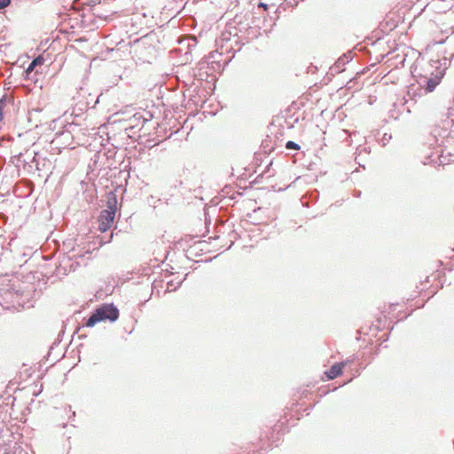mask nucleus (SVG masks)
I'll return each mask as SVG.
<instances>
[{
    "label": "nucleus",
    "mask_w": 454,
    "mask_h": 454,
    "mask_svg": "<svg viewBox=\"0 0 454 454\" xmlns=\"http://www.w3.org/2000/svg\"><path fill=\"white\" fill-rule=\"evenodd\" d=\"M162 31L152 30L146 35L133 41L135 51L140 54V59L144 61H149L148 58L153 56L160 49V36Z\"/></svg>",
    "instance_id": "f257e3e1"
},
{
    "label": "nucleus",
    "mask_w": 454,
    "mask_h": 454,
    "mask_svg": "<svg viewBox=\"0 0 454 454\" xmlns=\"http://www.w3.org/2000/svg\"><path fill=\"white\" fill-rule=\"evenodd\" d=\"M120 316L119 309L112 302H104L95 308L87 318H84L83 326L93 327L101 322L114 323Z\"/></svg>",
    "instance_id": "f03ea898"
},
{
    "label": "nucleus",
    "mask_w": 454,
    "mask_h": 454,
    "mask_svg": "<svg viewBox=\"0 0 454 454\" xmlns=\"http://www.w3.org/2000/svg\"><path fill=\"white\" fill-rule=\"evenodd\" d=\"M114 210L103 209L98 216V231L106 233L114 226L116 217Z\"/></svg>",
    "instance_id": "7ed1b4c3"
},
{
    "label": "nucleus",
    "mask_w": 454,
    "mask_h": 454,
    "mask_svg": "<svg viewBox=\"0 0 454 454\" xmlns=\"http://www.w3.org/2000/svg\"><path fill=\"white\" fill-rule=\"evenodd\" d=\"M445 74V68H442V70L436 71L435 74H432L431 77L424 76V84L421 85L422 89L424 90L425 93H430L433 92L438 84L442 82V79L443 78Z\"/></svg>",
    "instance_id": "20e7f679"
},
{
    "label": "nucleus",
    "mask_w": 454,
    "mask_h": 454,
    "mask_svg": "<svg viewBox=\"0 0 454 454\" xmlns=\"http://www.w3.org/2000/svg\"><path fill=\"white\" fill-rule=\"evenodd\" d=\"M121 186H117L113 190H110L106 192V207L107 210H114V212L118 211V198H117V191L121 189Z\"/></svg>",
    "instance_id": "39448f33"
},
{
    "label": "nucleus",
    "mask_w": 454,
    "mask_h": 454,
    "mask_svg": "<svg viewBox=\"0 0 454 454\" xmlns=\"http://www.w3.org/2000/svg\"><path fill=\"white\" fill-rule=\"evenodd\" d=\"M221 59L222 54L219 52H210L207 56H206L200 64V68H203L205 65H207L208 67L211 66V68L215 70L216 67L214 66L215 64L217 66V68L221 67Z\"/></svg>",
    "instance_id": "423d86ee"
},
{
    "label": "nucleus",
    "mask_w": 454,
    "mask_h": 454,
    "mask_svg": "<svg viewBox=\"0 0 454 454\" xmlns=\"http://www.w3.org/2000/svg\"><path fill=\"white\" fill-rule=\"evenodd\" d=\"M344 363H334L328 370L325 372L327 380H333L343 373Z\"/></svg>",
    "instance_id": "0eeeda50"
},
{
    "label": "nucleus",
    "mask_w": 454,
    "mask_h": 454,
    "mask_svg": "<svg viewBox=\"0 0 454 454\" xmlns=\"http://www.w3.org/2000/svg\"><path fill=\"white\" fill-rule=\"evenodd\" d=\"M20 296L19 291H14L12 287H9L4 291V294L0 295V304H3L2 302L5 303H11L12 306H14V298H18Z\"/></svg>",
    "instance_id": "6e6552de"
},
{
    "label": "nucleus",
    "mask_w": 454,
    "mask_h": 454,
    "mask_svg": "<svg viewBox=\"0 0 454 454\" xmlns=\"http://www.w3.org/2000/svg\"><path fill=\"white\" fill-rule=\"evenodd\" d=\"M353 59V55L351 51H348L342 54L335 62L334 67L337 69V72H340L343 69L344 66L350 62Z\"/></svg>",
    "instance_id": "1a4fd4ad"
},
{
    "label": "nucleus",
    "mask_w": 454,
    "mask_h": 454,
    "mask_svg": "<svg viewBox=\"0 0 454 454\" xmlns=\"http://www.w3.org/2000/svg\"><path fill=\"white\" fill-rule=\"evenodd\" d=\"M15 99L8 95H4L0 98V122L4 121V108L7 105L14 106Z\"/></svg>",
    "instance_id": "9d476101"
},
{
    "label": "nucleus",
    "mask_w": 454,
    "mask_h": 454,
    "mask_svg": "<svg viewBox=\"0 0 454 454\" xmlns=\"http://www.w3.org/2000/svg\"><path fill=\"white\" fill-rule=\"evenodd\" d=\"M44 62V59L42 56L35 58L25 69V73L27 74L35 70L38 66H42Z\"/></svg>",
    "instance_id": "9b49d317"
},
{
    "label": "nucleus",
    "mask_w": 454,
    "mask_h": 454,
    "mask_svg": "<svg viewBox=\"0 0 454 454\" xmlns=\"http://www.w3.org/2000/svg\"><path fill=\"white\" fill-rule=\"evenodd\" d=\"M262 207H259L255 209H254L253 213H248L247 216L250 219L251 223L257 225L262 223V219L257 216V214L262 211Z\"/></svg>",
    "instance_id": "f8f14e48"
},
{
    "label": "nucleus",
    "mask_w": 454,
    "mask_h": 454,
    "mask_svg": "<svg viewBox=\"0 0 454 454\" xmlns=\"http://www.w3.org/2000/svg\"><path fill=\"white\" fill-rule=\"evenodd\" d=\"M113 238H114V232H110L108 234H106L103 237H100L99 240H98L99 247H102L103 245L112 242Z\"/></svg>",
    "instance_id": "ddd939ff"
},
{
    "label": "nucleus",
    "mask_w": 454,
    "mask_h": 454,
    "mask_svg": "<svg viewBox=\"0 0 454 454\" xmlns=\"http://www.w3.org/2000/svg\"><path fill=\"white\" fill-rule=\"evenodd\" d=\"M187 276H188V273H187V274H185L184 278L182 280H180V281L177 283V285H176V286H174L172 289H170V287L174 286V281H173V280L168 281V282L167 283L168 288H167L166 292H171V291H176V290H177V289L181 286V285H182V283L184 281V279H186Z\"/></svg>",
    "instance_id": "4468645a"
},
{
    "label": "nucleus",
    "mask_w": 454,
    "mask_h": 454,
    "mask_svg": "<svg viewBox=\"0 0 454 454\" xmlns=\"http://www.w3.org/2000/svg\"><path fill=\"white\" fill-rule=\"evenodd\" d=\"M259 27H249L248 28H247V36L250 37V38H255L257 37L258 34H259Z\"/></svg>",
    "instance_id": "2eb2a0df"
},
{
    "label": "nucleus",
    "mask_w": 454,
    "mask_h": 454,
    "mask_svg": "<svg viewBox=\"0 0 454 454\" xmlns=\"http://www.w3.org/2000/svg\"><path fill=\"white\" fill-rule=\"evenodd\" d=\"M307 196L309 197L312 203H315L319 198V192L317 190L309 191L307 192Z\"/></svg>",
    "instance_id": "dca6fc26"
},
{
    "label": "nucleus",
    "mask_w": 454,
    "mask_h": 454,
    "mask_svg": "<svg viewBox=\"0 0 454 454\" xmlns=\"http://www.w3.org/2000/svg\"><path fill=\"white\" fill-rule=\"evenodd\" d=\"M286 149L296 151L300 149V145L294 141H287L286 143Z\"/></svg>",
    "instance_id": "f3484780"
},
{
    "label": "nucleus",
    "mask_w": 454,
    "mask_h": 454,
    "mask_svg": "<svg viewBox=\"0 0 454 454\" xmlns=\"http://www.w3.org/2000/svg\"><path fill=\"white\" fill-rule=\"evenodd\" d=\"M389 117L393 118L395 120H397L398 118V113L396 112V103H394L392 105V108L389 110Z\"/></svg>",
    "instance_id": "a211bd4d"
},
{
    "label": "nucleus",
    "mask_w": 454,
    "mask_h": 454,
    "mask_svg": "<svg viewBox=\"0 0 454 454\" xmlns=\"http://www.w3.org/2000/svg\"><path fill=\"white\" fill-rule=\"evenodd\" d=\"M39 154L38 153L35 154V156L33 157L31 162L32 163H35V168L37 170H41L42 168V165H40V160H39Z\"/></svg>",
    "instance_id": "6ab92c4d"
},
{
    "label": "nucleus",
    "mask_w": 454,
    "mask_h": 454,
    "mask_svg": "<svg viewBox=\"0 0 454 454\" xmlns=\"http://www.w3.org/2000/svg\"><path fill=\"white\" fill-rule=\"evenodd\" d=\"M39 154L38 153L35 154V156L33 157L31 162L32 163H35V168L37 170H41L42 168V165H40V160H39Z\"/></svg>",
    "instance_id": "aec40b11"
},
{
    "label": "nucleus",
    "mask_w": 454,
    "mask_h": 454,
    "mask_svg": "<svg viewBox=\"0 0 454 454\" xmlns=\"http://www.w3.org/2000/svg\"><path fill=\"white\" fill-rule=\"evenodd\" d=\"M84 108L82 106H74L73 110V114H74L75 117H79L83 114Z\"/></svg>",
    "instance_id": "412c9836"
},
{
    "label": "nucleus",
    "mask_w": 454,
    "mask_h": 454,
    "mask_svg": "<svg viewBox=\"0 0 454 454\" xmlns=\"http://www.w3.org/2000/svg\"><path fill=\"white\" fill-rule=\"evenodd\" d=\"M12 0H0V12L4 9L6 6L10 5Z\"/></svg>",
    "instance_id": "4be33fe9"
},
{
    "label": "nucleus",
    "mask_w": 454,
    "mask_h": 454,
    "mask_svg": "<svg viewBox=\"0 0 454 454\" xmlns=\"http://www.w3.org/2000/svg\"><path fill=\"white\" fill-rule=\"evenodd\" d=\"M272 163H273V161H272V160H271L270 161V163L266 166V168H265L264 171L262 172V174H263V175H265V174L269 173V176H268L269 177H270V176H274V173H272V174H270V167L272 166Z\"/></svg>",
    "instance_id": "5701e85b"
},
{
    "label": "nucleus",
    "mask_w": 454,
    "mask_h": 454,
    "mask_svg": "<svg viewBox=\"0 0 454 454\" xmlns=\"http://www.w3.org/2000/svg\"><path fill=\"white\" fill-rule=\"evenodd\" d=\"M392 138L391 134L385 133L382 137L383 145H385L387 142Z\"/></svg>",
    "instance_id": "b1692460"
},
{
    "label": "nucleus",
    "mask_w": 454,
    "mask_h": 454,
    "mask_svg": "<svg viewBox=\"0 0 454 454\" xmlns=\"http://www.w3.org/2000/svg\"><path fill=\"white\" fill-rule=\"evenodd\" d=\"M393 327H394V326H392V327H391V329H390L389 333H386V334L382 335V337L380 338V340H381V342H382V343H383V342H386V341H387V340H388L389 336H390V333H391V331L393 330Z\"/></svg>",
    "instance_id": "393cba45"
},
{
    "label": "nucleus",
    "mask_w": 454,
    "mask_h": 454,
    "mask_svg": "<svg viewBox=\"0 0 454 454\" xmlns=\"http://www.w3.org/2000/svg\"><path fill=\"white\" fill-rule=\"evenodd\" d=\"M355 358H356L355 356H353L351 357L347 358L344 361H341L340 363H344V366H346L348 364H351L354 362Z\"/></svg>",
    "instance_id": "a878e982"
},
{
    "label": "nucleus",
    "mask_w": 454,
    "mask_h": 454,
    "mask_svg": "<svg viewBox=\"0 0 454 454\" xmlns=\"http://www.w3.org/2000/svg\"><path fill=\"white\" fill-rule=\"evenodd\" d=\"M263 176L264 175L262 173L261 175L257 176V177L255 178L254 183L259 184L260 183V179H262L263 177Z\"/></svg>",
    "instance_id": "bb28decb"
},
{
    "label": "nucleus",
    "mask_w": 454,
    "mask_h": 454,
    "mask_svg": "<svg viewBox=\"0 0 454 454\" xmlns=\"http://www.w3.org/2000/svg\"><path fill=\"white\" fill-rule=\"evenodd\" d=\"M259 6H262L264 10H267L269 8V5L262 2H260Z\"/></svg>",
    "instance_id": "cd10ccee"
},
{
    "label": "nucleus",
    "mask_w": 454,
    "mask_h": 454,
    "mask_svg": "<svg viewBox=\"0 0 454 454\" xmlns=\"http://www.w3.org/2000/svg\"><path fill=\"white\" fill-rule=\"evenodd\" d=\"M282 427V424L280 426L278 425H274V427H273V431H278L279 427Z\"/></svg>",
    "instance_id": "c85d7f7f"
},
{
    "label": "nucleus",
    "mask_w": 454,
    "mask_h": 454,
    "mask_svg": "<svg viewBox=\"0 0 454 454\" xmlns=\"http://www.w3.org/2000/svg\"><path fill=\"white\" fill-rule=\"evenodd\" d=\"M32 112L40 113V112H41V109H38V108H36V109H32V111H31V112H29V114H32Z\"/></svg>",
    "instance_id": "c756f323"
},
{
    "label": "nucleus",
    "mask_w": 454,
    "mask_h": 454,
    "mask_svg": "<svg viewBox=\"0 0 454 454\" xmlns=\"http://www.w3.org/2000/svg\"><path fill=\"white\" fill-rule=\"evenodd\" d=\"M355 196L360 197L361 196V192L360 191L356 192Z\"/></svg>",
    "instance_id": "7c9ffc66"
},
{
    "label": "nucleus",
    "mask_w": 454,
    "mask_h": 454,
    "mask_svg": "<svg viewBox=\"0 0 454 454\" xmlns=\"http://www.w3.org/2000/svg\"><path fill=\"white\" fill-rule=\"evenodd\" d=\"M95 4H96V3H95V1H94V0H90V6L95 5Z\"/></svg>",
    "instance_id": "2f4dec72"
},
{
    "label": "nucleus",
    "mask_w": 454,
    "mask_h": 454,
    "mask_svg": "<svg viewBox=\"0 0 454 454\" xmlns=\"http://www.w3.org/2000/svg\"><path fill=\"white\" fill-rule=\"evenodd\" d=\"M78 338H79V339H83V338H86V335H84V334H81V335H79V337H78Z\"/></svg>",
    "instance_id": "473e14b6"
},
{
    "label": "nucleus",
    "mask_w": 454,
    "mask_h": 454,
    "mask_svg": "<svg viewBox=\"0 0 454 454\" xmlns=\"http://www.w3.org/2000/svg\"><path fill=\"white\" fill-rule=\"evenodd\" d=\"M293 127H294V125H293V124H289L287 128H288V129H293Z\"/></svg>",
    "instance_id": "72a5a7b5"
},
{
    "label": "nucleus",
    "mask_w": 454,
    "mask_h": 454,
    "mask_svg": "<svg viewBox=\"0 0 454 454\" xmlns=\"http://www.w3.org/2000/svg\"><path fill=\"white\" fill-rule=\"evenodd\" d=\"M100 96L97 98L96 104L98 103Z\"/></svg>",
    "instance_id": "f704fd0d"
},
{
    "label": "nucleus",
    "mask_w": 454,
    "mask_h": 454,
    "mask_svg": "<svg viewBox=\"0 0 454 454\" xmlns=\"http://www.w3.org/2000/svg\"><path fill=\"white\" fill-rule=\"evenodd\" d=\"M153 287L155 288L156 287V285H155V282L153 283Z\"/></svg>",
    "instance_id": "c9c22d12"
},
{
    "label": "nucleus",
    "mask_w": 454,
    "mask_h": 454,
    "mask_svg": "<svg viewBox=\"0 0 454 454\" xmlns=\"http://www.w3.org/2000/svg\"><path fill=\"white\" fill-rule=\"evenodd\" d=\"M313 406H314V405L309 406L307 410H312Z\"/></svg>",
    "instance_id": "e433bc0d"
},
{
    "label": "nucleus",
    "mask_w": 454,
    "mask_h": 454,
    "mask_svg": "<svg viewBox=\"0 0 454 454\" xmlns=\"http://www.w3.org/2000/svg\"><path fill=\"white\" fill-rule=\"evenodd\" d=\"M453 102H454V98H453Z\"/></svg>",
    "instance_id": "4c0bfd02"
}]
</instances>
